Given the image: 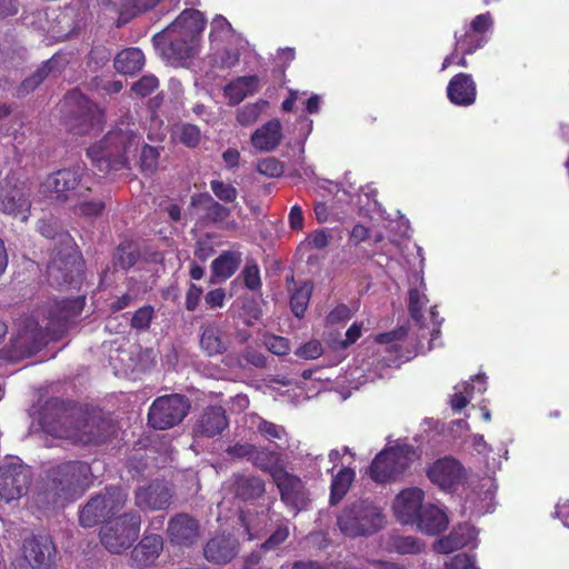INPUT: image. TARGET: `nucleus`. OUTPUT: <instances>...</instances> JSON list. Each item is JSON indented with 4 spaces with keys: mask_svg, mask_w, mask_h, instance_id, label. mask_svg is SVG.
Returning <instances> with one entry per match:
<instances>
[{
    "mask_svg": "<svg viewBox=\"0 0 569 569\" xmlns=\"http://www.w3.org/2000/svg\"><path fill=\"white\" fill-rule=\"evenodd\" d=\"M459 531H452L449 536L439 539L435 545V550L439 553H451L458 549L465 548L468 540H458Z\"/></svg>",
    "mask_w": 569,
    "mask_h": 569,
    "instance_id": "a18cd8bd",
    "label": "nucleus"
},
{
    "mask_svg": "<svg viewBox=\"0 0 569 569\" xmlns=\"http://www.w3.org/2000/svg\"><path fill=\"white\" fill-rule=\"evenodd\" d=\"M159 86L158 79L152 74H147L140 78L132 86L131 90L140 97H147L153 92Z\"/></svg>",
    "mask_w": 569,
    "mask_h": 569,
    "instance_id": "09e8293b",
    "label": "nucleus"
},
{
    "mask_svg": "<svg viewBox=\"0 0 569 569\" xmlns=\"http://www.w3.org/2000/svg\"><path fill=\"white\" fill-rule=\"evenodd\" d=\"M244 284L250 290H257L261 286L260 270L256 263H248L243 269Z\"/></svg>",
    "mask_w": 569,
    "mask_h": 569,
    "instance_id": "6e6d98bb",
    "label": "nucleus"
},
{
    "mask_svg": "<svg viewBox=\"0 0 569 569\" xmlns=\"http://www.w3.org/2000/svg\"><path fill=\"white\" fill-rule=\"evenodd\" d=\"M83 176V168L78 166L61 169L50 174L42 183V190L56 201H66L73 196L81 194L77 191Z\"/></svg>",
    "mask_w": 569,
    "mask_h": 569,
    "instance_id": "f8f14e48",
    "label": "nucleus"
},
{
    "mask_svg": "<svg viewBox=\"0 0 569 569\" xmlns=\"http://www.w3.org/2000/svg\"><path fill=\"white\" fill-rule=\"evenodd\" d=\"M413 525L425 533L437 535L447 528L448 517L440 507L428 503L423 505Z\"/></svg>",
    "mask_w": 569,
    "mask_h": 569,
    "instance_id": "bb28decb",
    "label": "nucleus"
},
{
    "mask_svg": "<svg viewBox=\"0 0 569 569\" xmlns=\"http://www.w3.org/2000/svg\"><path fill=\"white\" fill-rule=\"evenodd\" d=\"M140 525V516L136 512L114 518L101 528V542L110 552L120 553L130 548L138 539Z\"/></svg>",
    "mask_w": 569,
    "mask_h": 569,
    "instance_id": "0eeeda50",
    "label": "nucleus"
},
{
    "mask_svg": "<svg viewBox=\"0 0 569 569\" xmlns=\"http://www.w3.org/2000/svg\"><path fill=\"white\" fill-rule=\"evenodd\" d=\"M264 345L268 348L269 351H271L274 355L283 356L287 355L290 350V345L288 339L279 336H266L264 337Z\"/></svg>",
    "mask_w": 569,
    "mask_h": 569,
    "instance_id": "864d4df0",
    "label": "nucleus"
},
{
    "mask_svg": "<svg viewBox=\"0 0 569 569\" xmlns=\"http://www.w3.org/2000/svg\"><path fill=\"white\" fill-rule=\"evenodd\" d=\"M493 24L492 17L489 12L478 14L473 18L469 26L473 32L488 37V33L491 31Z\"/></svg>",
    "mask_w": 569,
    "mask_h": 569,
    "instance_id": "603ef678",
    "label": "nucleus"
},
{
    "mask_svg": "<svg viewBox=\"0 0 569 569\" xmlns=\"http://www.w3.org/2000/svg\"><path fill=\"white\" fill-rule=\"evenodd\" d=\"M261 88L258 76H242L232 80L223 88L224 97L230 106L242 102L247 97L253 96Z\"/></svg>",
    "mask_w": 569,
    "mask_h": 569,
    "instance_id": "a878e982",
    "label": "nucleus"
},
{
    "mask_svg": "<svg viewBox=\"0 0 569 569\" xmlns=\"http://www.w3.org/2000/svg\"><path fill=\"white\" fill-rule=\"evenodd\" d=\"M355 476V470L351 468H342L337 475L333 476L330 493L331 503H337L343 498L350 485L352 483Z\"/></svg>",
    "mask_w": 569,
    "mask_h": 569,
    "instance_id": "4c0bfd02",
    "label": "nucleus"
},
{
    "mask_svg": "<svg viewBox=\"0 0 569 569\" xmlns=\"http://www.w3.org/2000/svg\"><path fill=\"white\" fill-rule=\"evenodd\" d=\"M228 426L224 410L221 407L208 408L198 420L194 432L197 435L213 437L221 433Z\"/></svg>",
    "mask_w": 569,
    "mask_h": 569,
    "instance_id": "c756f323",
    "label": "nucleus"
},
{
    "mask_svg": "<svg viewBox=\"0 0 569 569\" xmlns=\"http://www.w3.org/2000/svg\"><path fill=\"white\" fill-rule=\"evenodd\" d=\"M380 508L369 501H357L343 509L338 517L340 531L347 537L368 536L385 526Z\"/></svg>",
    "mask_w": 569,
    "mask_h": 569,
    "instance_id": "39448f33",
    "label": "nucleus"
},
{
    "mask_svg": "<svg viewBox=\"0 0 569 569\" xmlns=\"http://www.w3.org/2000/svg\"><path fill=\"white\" fill-rule=\"evenodd\" d=\"M40 425L44 433L53 438L69 440L72 443L89 445L102 441L100 433L94 431V429L99 428L93 419L88 417L77 419L66 416L52 418L44 412Z\"/></svg>",
    "mask_w": 569,
    "mask_h": 569,
    "instance_id": "20e7f679",
    "label": "nucleus"
},
{
    "mask_svg": "<svg viewBox=\"0 0 569 569\" xmlns=\"http://www.w3.org/2000/svg\"><path fill=\"white\" fill-rule=\"evenodd\" d=\"M204 27L203 14L199 10L187 9L169 27L154 34L152 41L169 64L183 66L200 51Z\"/></svg>",
    "mask_w": 569,
    "mask_h": 569,
    "instance_id": "f257e3e1",
    "label": "nucleus"
},
{
    "mask_svg": "<svg viewBox=\"0 0 569 569\" xmlns=\"http://www.w3.org/2000/svg\"><path fill=\"white\" fill-rule=\"evenodd\" d=\"M283 140V128L279 119L273 118L258 127L250 137L252 147L261 152L276 150Z\"/></svg>",
    "mask_w": 569,
    "mask_h": 569,
    "instance_id": "f3484780",
    "label": "nucleus"
},
{
    "mask_svg": "<svg viewBox=\"0 0 569 569\" xmlns=\"http://www.w3.org/2000/svg\"><path fill=\"white\" fill-rule=\"evenodd\" d=\"M170 541L177 546H191L198 539L199 527L188 515H178L169 522Z\"/></svg>",
    "mask_w": 569,
    "mask_h": 569,
    "instance_id": "5701e85b",
    "label": "nucleus"
},
{
    "mask_svg": "<svg viewBox=\"0 0 569 569\" xmlns=\"http://www.w3.org/2000/svg\"><path fill=\"white\" fill-rule=\"evenodd\" d=\"M140 143V136L126 126L108 132L102 141L88 149V156L101 172L127 168Z\"/></svg>",
    "mask_w": 569,
    "mask_h": 569,
    "instance_id": "f03ea898",
    "label": "nucleus"
},
{
    "mask_svg": "<svg viewBox=\"0 0 569 569\" xmlns=\"http://www.w3.org/2000/svg\"><path fill=\"white\" fill-rule=\"evenodd\" d=\"M30 209L29 194L23 188H13L0 192V210L14 216L21 221H27Z\"/></svg>",
    "mask_w": 569,
    "mask_h": 569,
    "instance_id": "393cba45",
    "label": "nucleus"
},
{
    "mask_svg": "<svg viewBox=\"0 0 569 569\" xmlns=\"http://www.w3.org/2000/svg\"><path fill=\"white\" fill-rule=\"evenodd\" d=\"M352 316V312L349 307L346 305L337 306L327 317V321L331 325L345 323Z\"/></svg>",
    "mask_w": 569,
    "mask_h": 569,
    "instance_id": "0e129e2a",
    "label": "nucleus"
},
{
    "mask_svg": "<svg viewBox=\"0 0 569 569\" xmlns=\"http://www.w3.org/2000/svg\"><path fill=\"white\" fill-rule=\"evenodd\" d=\"M246 48L238 44H227L223 52L219 54V64L223 68L234 67L239 61L240 51Z\"/></svg>",
    "mask_w": 569,
    "mask_h": 569,
    "instance_id": "3c124183",
    "label": "nucleus"
},
{
    "mask_svg": "<svg viewBox=\"0 0 569 569\" xmlns=\"http://www.w3.org/2000/svg\"><path fill=\"white\" fill-rule=\"evenodd\" d=\"M273 481L287 506H290L295 511H300L307 507L309 498L301 479L290 475L284 469H277L273 471Z\"/></svg>",
    "mask_w": 569,
    "mask_h": 569,
    "instance_id": "2eb2a0df",
    "label": "nucleus"
},
{
    "mask_svg": "<svg viewBox=\"0 0 569 569\" xmlns=\"http://www.w3.org/2000/svg\"><path fill=\"white\" fill-rule=\"evenodd\" d=\"M48 73L47 66L38 69L30 78L26 79L21 84V92L27 93L37 88L46 78Z\"/></svg>",
    "mask_w": 569,
    "mask_h": 569,
    "instance_id": "69168bd1",
    "label": "nucleus"
},
{
    "mask_svg": "<svg viewBox=\"0 0 569 569\" xmlns=\"http://www.w3.org/2000/svg\"><path fill=\"white\" fill-rule=\"evenodd\" d=\"M425 492L418 487L401 490L391 505L395 518L402 525H413L423 508Z\"/></svg>",
    "mask_w": 569,
    "mask_h": 569,
    "instance_id": "4468645a",
    "label": "nucleus"
},
{
    "mask_svg": "<svg viewBox=\"0 0 569 569\" xmlns=\"http://www.w3.org/2000/svg\"><path fill=\"white\" fill-rule=\"evenodd\" d=\"M443 569H478L475 559L467 553H459L445 562Z\"/></svg>",
    "mask_w": 569,
    "mask_h": 569,
    "instance_id": "5fc2aeb1",
    "label": "nucleus"
},
{
    "mask_svg": "<svg viewBox=\"0 0 569 569\" xmlns=\"http://www.w3.org/2000/svg\"><path fill=\"white\" fill-rule=\"evenodd\" d=\"M153 310L151 307H142L136 311L131 319V325L136 329H146L152 319Z\"/></svg>",
    "mask_w": 569,
    "mask_h": 569,
    "instance_id": "bf43d9fd",
    "label": "nucleus"
},
{
    "mask_svg": "<svg viewBox=\"0 0 569 569\" xmlns=\"http://www.w3.org/2000/svg\"><path fill=\"white\" fill-rule=\"evenodd\" d=\"M456 51L462 54H471L479 48L483 47L488 41V37L478 34L465 26L461 30L456 31Z\"/></svg>",
    "mask_w": 569,
    "mask_h": 569,
    "instance_id": "f704fd0d",
    "label": "nucleus"
},
{
    "mask_svg": "<svg viewBox=\"0 0 569 569\" xmlns=\"http://www.w3.org/2000/svg\"><path fill=\"white\" fill-rule=\"evenodd\" d=\"M56 548L47 536L33 537L23 543L24 559L32 568L48 569L53 563Z\"/></svg>",
    "mask_w": 569,
    "mask_h": 569,
    "instance_id": "dca6fc26",
    "label": "nucleus"
},
{
    "mask_svg": "<svg viewBox=\"0 0 569 569\" xmlns=\"http://www.w3.org/2000/svg\"><path fill=\"white\" fill-rule=\"evenodd\" d=\"M241 256L234 251H224L212 261V278L214 281H226L238 269Z\"/></svg>",
    "mask_w": 569,
    "mask_h": 569,
    "instance_id": "2f4dec72",
    "label": "nucleus"
},
{
    "mask_svg": "<svg viewBox=\"0 0 569 569\" xmlns=\"http://www.w3.org/2000/svg\"><path fill=\"white\" fill-rule=\"evenodd\" d=\"M257 170L263 176L274 178L282 174L283 166L276 158H266L257 163Z\"/></svg>",
    "mask_w": 569,
    "mask_h": 569,
    "instance_id": "8fccbe9b",
    "label": "nucleus"
},
{
    "mask_svg": "<svg viewBox=\"0 0 569 569\" xmlns=\"http://www.w3.org/2000/svg\"><path fill=\"white\" fill-rule=\"evenodd\" d=\"M81 272V258L68 239L64 247L48 264V276L53 283L72 282Z\"/></svg>",
    "mask_w": 569,
    "mask_h": 569,
    "instance_id": "ddd939ff",
    "label": "nucleus"
},
{
    "mask_svg": "<svg viewBox=\"0 0 569 569\" xmlns=\"http://www.w3.org/2000/svg\"><path fill=\"white\" fill-rule=\"evenodd\" d=\"M162 538L158 535L146 536L132 551V559L138 566L154 562L162 550Z\"/></svg>",
    "mask_w": 569,
    "mask_h": 569,
    "instance_id": "7c9ffc66",
    "label": "nucleus"
},
{
    "mask_svg": "<svg viewBox=\"0 0 569 569\" xmlns=\"http://www.w3.org/2000/svg\"><path fill=\"white\" fill-rule=\"evenodd\" d=\"M453 531H459L458 540H468L466 547L476 548L478 545V531L470 525H460Z\"/></svg>",
    "mask_w": 569,
    "mask_h": 569,
    "instance_id": "680f3d73",
    "label": "nucleus"
},
{
    "mask_svg": "<svg viewBox=\"0 0 569 569\" xmlns=\"http://www.w3.org/2000/svg\"><path fill=\"white\" fill-rule=\"evenodd\" d=\"M322 345L318 340H310L296 350V355L303 359H317L322 355Z\"/></svg>",
    "mask_w": 569,
    "mask_h": 569,
    "instance_id": "4d7b16f0",
    "label": "nucleus"
},
{
    "mask_svg": "<svg viewBox=\"0 0 569 569\" xmlns=\"http://www.w3.org/2000/svg\"><path fill=\"white\" fill-rule=\"evenodd\" d=\"M210 42L212 48L219 49L222 43L248 47V42L234 32L230 22L222 16H217L211 21Z\"/></svg>",
    "mask_w": 569,
    "mask_h": 569,
    "instance_id": "c85d7f7f",
    "label": "nucleus"
},
{
    "mask_svg": "<svg viewBox=\"0 0 569 569\" xmlns=\"http://www.w3.org/2000/svg\"><path fill=\"white\" fill-rule=\"evenodd\" d=\"M73 102L79 106L82 119V128H80L78 132L90 133L91 131L99 130L103 122L102 111L83 97L78 90L71 91L66 98L67 104H72Z\"/></svg>",
    "mask_w": 569,
    "mask_h": 569,
    "instance_id": "6ab92c4d",
    "label": "nucleus"
},
{
    "mask_svg": "<svg viewBox=\"0 0 569 569\" xmlns=\"http://www.w3.org/2000/svg\"><path fill=\"white\" fill-rule=\"evenodd\" d=\"M172 493L163 482H154L140 488L136 493V505L142 510H160L169 506Z\"/></svg>",
    "mask_w": 569,
    "mask_h": 569,
    "instance_id": "aec40b11",
    "label": "nucleus"
},
{
    "mask_svg": "<svg viewBox=\"0 0 569 569\" xmlns=\"http://www.w3.org/2000/svg\"><path fill=\"white\" fill-rule=\"evenodd\" d=\"M200 345L209 356L220 353L224 349L221 330L216 326L204 328Z\"/></svg>",
    "mask_w": 569,
    "mask_h": 569,
    "instance_id": "58836bf2",
    "label": "nucleus"
},
{
    "mask_svg": "<svg viewBox=\"0 0 569 569\" xmlns=\"http://www.w3.org/2000/svg\"><path fill=\"white\" fill-rule=\"evenodd\" d=\"M254 466L258 468L269 471L271 477L273 478V471L277 469H283L280 466V456L273 451L266 450H257L254 449V453L252 460Z\"/></svg>",
    "mask_w": 569,
    "mask_h": 569,
    "instance_id": "79ce46f5",
    "label": "nucleus"
},
{
    "mask_svg": "<svg viewBox=\"0 0 569 569\" xmlns=\"http://www.w3.org/2000/svg\"><path fill=\"white\" fill-rule=\"evenodd\" d=\"M267 518V515H261L256 519L248 518L247 516L241 517V520L248 533V540H252L259 537L261 530L260 525L266 523Z\"/></svg>",
    "mask_w": 569,
    "mask_h": 569,
    "instance_id": "052dcab7",
    "label": "nucleus"
},
{
    "mask_svg": "<svg viewBox=\"0 0 569 569\" xmlns=\"http://www.w3.org/2000/svg\"><path fill=\"white\" fill-rule=\"evenodd\" d=\"M428 477L439 488L450 490L461 480L462 468L457 460L443 458L428 469Z\"/></svg>",
    "mask_w": 569,
    "mask_h": 569,
    "instance_id": "a211bd4d",
    "label": "nucleus"
},
{
    "mask_svg": "<svg viewBox=\"0 0 569 569\" xmlns=\"http://www.w3.org/2000/svg\"><path fill=\"white\" fill-rule=\"evenodd\" d=\"M495 480L490 477L482 479L480 488L473 491L466 501V509L470 510L471 515H483L491 512L495 506L496 493Z\"/></svg>",
    "mask_w": 569,
    "mask_h": 569,
    "instance_id": "b1692460",
    "label": "nucleus"
},
{
    "mask_svg": "<svg viewBox=\"0 0 569 569\" xmlns=\"http://www.w3.org/2000/svg\"><path fill=\"white\" fill-rule=\"evenodd\" d=\"M269 107V102L259 99L256 102L247 103L236 111V120L241 127H250L258 121L261 114Z\"/></svg>",
    "mask_w": 569,
    "mask_h": 569,
    "instance_id": "c9c22d12",
    "label": "nucleus"
},
{
    "mask_svg": "<svg viewBox=\"0 0 569 569\" xmlns=\"http://www.w3.org/2000/svg\"><path fill=\"white\" fill-rule=\"evenodd\" d=\"M179 139L188 147H194L200 141V130L192 124H184L180 129Z\"/></svg>",
    "mask_w": 569,
    "mask_h": 569,
    "instance_id": "13d9d810",
    "label": "nucleus"
},
{
    "mask_svg": "<svg viewBox=\"0 0 569 569\" xmlns=\"http://www.w3.org/2000/svg\"><path fill=\"white\" fill-rule=\"evenodd\" d=\"M447 96L451 103L468 107L475 103L477 88L472 77L468 73L456 74L448 83Z\"/></svg>",
    "mask_w": 569,
    "mask_h": 569,
    "instance_id": "412c9836",
    "label": "nucleus"
},
{
    "mask_svg": "<svg viewBox=\"0 0 569 569\" xmlns=\"http://www.w3.org/2000/svg\"><path fill=\"white\" fill-rule=\"evenodd\" d=\"M254 446L250 443H236L228 448V452L237 458H247L248 460H252L254 453Z\"/></svg>",
    "mask_w": 569,
    "mask_h": 569,
    "instance_id": "774afa93",
    "label": "nucleus"
},
{
    "mask_svg": "<svg viewBox=\"0 0 569 569\" xmlns=\"http://www.w3.org/2000/svg\"><path fill=\"white\" fill-rule=\"evenodd\" d=\"M236 497L249 500L260 497L264 492L263 481L253 476H237L233 481Z\"/></svg>",
    "mask_w": 569,
    "mask_h": 569,
    "instance_id": "72a5a7b5",
    "label": "nucleus"
},
{
    "mask_svg": "<svg viewBox=\"0 0 569 569\" xmlns=\"http://www.w3.org/2000/svg\"><path fill=\"white\" fill-rule=\"evenodd\" d=\"M331 238L332 236L329 231L325 229H318L308 234V237L300 243L299 250H323L329 244Z\"/></svg>",
    "mask_w": 569,
    "mask_h": 569,
    "instance_id": "37998d69",
    "label": "nucleus"
},
{
    "mask_svg": "<svg viewBox=\"0 0 569 569\" xmlns=\"http://www.w3.org/2000/svg\"><path fill=\"white\" fill-rule=\"evenodd\" d=\"M190 409L189 400L172 393L158 397L149 408L148 422L158 430H166L179 425Z\"/></svg>",
    "mask_w": 569,
    "mask_h": 569,
    "instance_id": "1a4fd4ad",
    "label": "nucleus"
},
{
    "mask_svg": "<svg viewBox=\"0 0 569 569\" xmlns=\"http://www.w3.org/2000/svg\"><path fill=\"white\" fill-rule=\"evenodd\" d=\"M486 390L487 378L483 375H478L471 379V382L465 381L455 386L450 406L453 410H461L475 397V393L481 395Z\"/></svg>",
    "mask_w": 569,
    "mask_h": 569,
    "instance_id": "cd10ccee",
    "label": "nucleus"
},
{
    "mask_svg": "<svg viewBox=\"0 0 569 569\" xmlns=\"http://www.w3.org/2000/svg\"><path fill=\"white\" fill-rule=\"evenodd\" d=\"M192 206H203L207 210L208 218L214 222H223L230 216V210L214 201L208 193L192 197Z\"/></svg>",
    "mask_w": 569,
    "mask_h": 569,
    "instance_id": "e433bc0d",
    "label": "nucleus"
},
{
    "mask_svg": "<svg viewBox=\"0 0 569 569\" xmlns=\"http://www.w3.org/2000/svg\"><path fill=\"white\" fill-rule=\"evenodd\" d=\"M210 188L213 194L224 202H233L238 197L237 188L221 180H211Z\"/></svg>",
    "mask_w": 569,
    "mask_h": 569,
    "instance_id": "49530a36",
    "label": "nucleus"
},
{
    "mask_svg": "<svg viewBox=\"0 0 569 569\" xmlns=\"http://www.w3.org/2000/svg\"><path fill=\"white\" fill-rule=\"evenodd\" d=\"M51 495L54 503L63 506L66 501L80 496L90 485V466L80 461H68L51 470Z\"/></svg>",
    "mask_w": 569,
    "mask_h": 569,
    "instance_id": "7ed1b4c3",
    "label": "nucleus"
},
{
    "mask_svg": "<svg viewBox=\"0 0 569 569\" xmlns=\"http://www.w3.org/2000/svg\"><path fill=\"white\" fill-rule=\"evenodd\" d=\"M238 552L237 540L231 535H219L210 539L203 550L208 561L224 565L231 561Z\"/></svg>",
    "mask_w": 569,
    "mask_h": 569,
    "instance_id": "4be33fe9",
    "label": "nucleus"
},
{
    "mask_svg": "<svg viewBox=\"0 0 569 569\" xmlns=\"http://www.w3.org/2000/svg\"><path fill=\"white\" fill-rule=\"evenodd\" d=\"M289 536V527L287 523L278 526L277 530L270 536V538L262 545L264 549H272L282 543Z\"/></svg>",
    "mask_w": 569,
    "mask_h": 569,
    "instance_id": "e2e57ef3",
    "label": "nucleus"
},
{
    "mask_svg": "<svg viewBox=\"0 0 569 569\" xmlns=\"http://www.w3.org/2000/svg\"><path fill=\"white\" fill-rule=\"evenodd\" d=\"M312 292V283L303 282L296 289L290 298L291 310L296 317L300 318L305 315Z\"/></svg>",
    "mask_w": 569,
    "mask_h": 569,
    "instance_id": "ea45409f",
    "label": "nucleus"
},
{
    "mask_svg": "<svg viewBox=\"0 0 569 569\" xmlns=\"http://www.w3.org/2000/svg\"><path fill=\"white\" fill-rule=\"evenodd\" d=\"M249 423L251 428H257V430L267 439L281 440L286 437V431L281 426L268 422L258 417L257 415H251L249 417Z\"/></svg>",
    "mask_w": 569,
    "mask_h": 569,
    "instance_id": "a19ab883",
    "label": "nucleus"
},
{
    "mask_svg": "<svg viewBox=\"0 0 569 569\" xmlns=\"http://www.w3.org/2000/svg\"><path fill=\"white\" fill-rule=\"evenodd\" d=\"M30 479V469L19 458H7L0 465V498L8 502L21 498Z\"/></svg>",
    "mask_w": 569,
    "mask_h": 569,
    "instance_id": "9b49d317",
    "label": "nucleus"
},
{
    "mask_svg": "<svg viewBox=\"0 0 569 569\" xmlns=\"http://www.w3.org/2000/svg\"><path fill=\"white\" fill-rule=\"evenodd\" d=\"M159 151L154 147L144 146L142 148L140 166L142 171L152 173L158 168Z\"/></svg>",
    "mask_w": 569,
    "mask_h": 569,
    "instance_id": "de8ad7c7",
    "label": "nucleus"
},
{
    "mask_svg": "<svg viewBox=\"0 0 569 569\" xmlns=\"http://www.w3.org/2000/svg\"><path fill=\"white\" fill-rule=\"evenodd\" d=\"M423 547L421 540L415 537H397L392 542V549L401 555L419 553Z\"/></svg>",
    "mask_w": 569,
    "mask_h": 569,
    "instance_id": "c03bdc74",
    "label": "nucleus"
},
{
    "mask_svg": "<svg viewBox=\"0 0 569 569\" xmlns=\"http://www.w3.org/2000/svg\"><path fill=\"white\" fill-rule=\"evenodd\" d=\"M416 458L417 453L412 447L397 443L376 456L369 467V476L376 482L395 481Z\"/></svg>",
    "mask_w": 569,
    "mask_h": 569,
    "instance_id": "423d86ee",
    "label": "nucleus"
},
{
    "mask_svg": "<svg viewBox=\"0 0 569 569\" xmlns=\"http://www.w3.org/2000/svg\"><path fill=\"white\" fill-rule=\"evenodd\" d=\"M144 64V54L139 48H129L119 52L114 58V68L123 74H132Z\"/></svg>",
    "mask_w": 569,
    "mask_h": 569,
    "instance_id": "473e14b6",
    "label": "nucleus"
},
{
    "mask_svg": "<svg viewBox=\"0 0 569 569\" xmlns=\"http://www.w3.org/2000/svg\"><path fill=\"white\" fill-rule=\"evenodd\" d=\"M427 284L423 279L422 270L412 274L409 279L408 309L410 316L421 326L428 328L431 338L439 335V328L442 319L439 317L436 307L426 309L429 299L427 297Z\"/></svg>",
    "mask_w": 569,
    "mask_h": 569,
    "instance_id": "6e6552de",
    "label": "nucleus"
},
{
    "mask_svg": "<svg viewBox=\"0 0 569 569\" xmlns=\"http://www.w3.org/2000/svg\"><path fill=\"white\" fill-rule=\"evenodd\" d=\"M126 501L127 493L120 488L108 489L106 493L92 497L80 510V525L84 528L94 527L103 518L118 512Z\"/></svg>",
    "mask_w": 569,
    "mask_h": 569,
    "instance_id": "9d476101",
    "label": "nucleus"
},
{
    "mask_svg": "<svg viewBox=\"0 0 569 569\" xmlns=\"http://www.w3.org/2000/svg\"><path fill=\"white\" fill-rule=\"evenodd\" d=\"M406 335L403 329L398 331L381 333L377 337V342L380 345L389 346L387 350H396L398 348V341Z\"/></svg>",
    "mask_w": 569,
    "mask_h": 569,
    "instance_id": "338daca9",
    "label": "nucleus"
}]
</instances>
